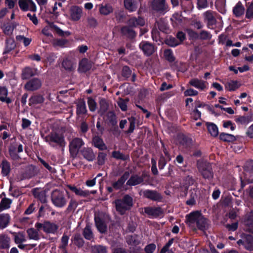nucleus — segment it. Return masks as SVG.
I'll return each mask as SVG.
<instances>
[{
	"label": "nucleus",
	"instance_id": "ddd939ff",
	"mask_svg": "<svg viewBox=\"0 0 253 253\" xmlns=\"http://www.w3.org/2000/svg\"><path fill=\"white\" fill-rule=\"evenodd\" d=\"M98 7L100 14L103 16L109 15L114 11L113 6L109 3L100 4Z\"/></svg>",
	"mask_w": 253,
	"mask_h": 253
},
{
	"label": "nucleus",
	"instance_id": "864d4df0",
	"mask_svg": "<svg viewBox=\"0 0 253 253\" xmlns=\"http://www.w3.org/2000/svg\"><path fill=\"white\" fill-rule=\"evenodd\" d=\"M100 110L99 112L101 114L104 113L108 109V104L106 101L104 99L100 100Z\"/></svg>",
	"mask_w": 253,
	"mask_h": 253
},
{
	"label": "nucleus",
	"instance_id": "4468645a",
	"mask_svg": "<svg viewBox=\"0 0 253 253\" xmlns=\"http://www.w3.org/2000/svg\"><path fill=\"white\" fill-rule=\"evenodd\" d=\"M42 85L41 81L38 79H34L28 82L25 85V88L29 91H33L39 89Z\"/></svg>",
	"mask_w": 253,
	"mask_h": 253
},
{
	"label": "nucleus",
	"instance_id": "bf43d9fd",
	"mask_svg": "<svg viewBox=\"0 0 253 253\" xmlns=\"http://www.w3.org/2000/svg\"><path fill=\"white\" fill-rule=\"evenodd\" d=\"M69 237L66 235H63L61 238V245L60 248L62 249H65L68 244Z\"/></svg>",
	"mask_w": 253,
	"mask_h": 253
},
{
	"label": "nucleus",
	"instance_id": "6ab92c4d",
	"mask_svg": "<svg viewBox=\"0 0 253 253\" xmlns=\"http://www.w3.org/2000/svg\"><path fill=\"white\" fill-rule=\"evenodd\" d=\"M142 194L145 197L153 201H160L162 198L160 194L154 191L145 190L142 192Z\"/></svg>",
	"mask_w": 253,
	"mask_h": 253
},
{
	"label": "nucleus",
	"instance_id": "09e8293b",
	"mask_svg": "<svg viewBox=\"0 0 253 253\" xmlns=\"http://www.w3.org/2000/svg\"><path fill=\"white\" fill-rule=\"evenodd\" d=\"M172 21L175 26L181 23L182 21V17L181 14L178 13H175L173 15L171 18Z\"/></svg>",
	"mask_w": 253,
	"mask_h": 253
},
{
	"label": "nucleus",
	"instance_id": "37998d69",
	"mask_svg": "<svg viewBox=\"0 0 253 253\" xmlns=\"http://www.w3.org/2000/svg\"><path fill=\"white\" fill-rule=\"evenodd\" d=\"M91 251L92 253H107L106 247L102 245H96L92 247Z\"/></svg>",
	"mask_w": 253,
	"mask_h": 253
},
{
	"label": "nucleus",
	"instance_id": "5fc2aeb1",
	"mask_svg": "<svg viewBox=\"0 0 253 253\" xmlns=\"http://www.w3.org/2000/svg\"><path fill=\"white\" fill-rule=\"evenodd\" d=\"M164 56L166 59L169 62H172L174 60V57L173 55L172 52L170 49H167L165 50Z\"/></svg>",
	"mask_w": 253,
	"mask_h": 253
},
{
	"label": "nucleus",
	"instance_id": "cd10ccee",
	"mask_svg": "<svg viewBox=\"0 0 253 253\" xmlns=\"http://www.w3.org/2000/svg\"><path fill=\"white\" fill-rule=\"evenodd\" d=\"M87 112L85 103L82 100H79L77 104V114L78 116L84 115Z\"/></svg>",
	"mask_w": 253,
	"mask_h": 253
},
{
	"label": "nucleus",
	"instance_id": "a878e982",
	"mask_svg": "<svg viewBox=\"0 0 253 253\" xmlns=\"http://www.w3.org/2000/svg\"><path fill=\"white\" fill-rule=\"evenodd\" d=\"M241 86V84L237 81L230 80L225 84V88L229 91H234Z\"/></svg>",
	"mask_w": 253,
	"mask_h": 253
},
{
	"label": "nucleus",
	"instance_id": "9d476101",
	"mask_svg": "<svg viewBox=\"0 0 253 253\" xmlns=\"http://www.w3.org/2000/svg\"><path fill=\"white\" fill-rule=\"evenodd\" d=\"M83 144L84 142L82 139L79 138L73 139L69 145L70 151L72 155H76Z\"/></svg>",
	"mask_w": 253,
	"mask_h": 253
},
{
	"label": "nucleus",
	"instance_id": "603ef678",
	"mask_svg": "<svg viewBox=\"0 0 253 253\" xmlns=\"http://www.w3.org/2000/svg\"><path fill=\"white\" fill-rule=\"evenodd\" d=\"M128 101L127 99H123L120 98L117 103L118 106L120 107L122 111H126L127 109V103Z\"/></svg>",
	"mask_w": 253,
	"mask_h": 253
},
{
	"label": "nucleus",
	"instance_id": "a19ab883",
	"mask_svg": "<svg viewBox=\"0 0 253 253\" xmlns=\"http://www.w3.org/2000/svg\"><path fill=\"white\" fill-rule=\"evenodd\" d=\"M219 138L225 142H233L236 140V138L233 135L226 133H221L219 135Z\"/></svg>",
	"mask_w": 253,
	"mask_h": 253
},
{
	"label": "nucleus",
	"instance_id": "f704fd0d",
	"mask_svg": "<svg viewBox=\"0 0 253 253\" xmlns=\"http://www.w3.org/2000/svg\"><path fill=\"white\" fill-rule=\"evenodd\" d=\"M152 6L156 10H162L165 6V0H153Z\"/></svg>",
	"mask_w": 253,
	"mask_h": 253
},
{
	"label": "nucleus",
	"instance_id": "338daca9",
	"mask_svg": "<svg viewBox=\"0 0 253 253\" xmlns=\"http://www.w3.org/2000/svg\"><path fill=\"white\" fill-rule=\"evenodd\" d=\"M156 249V246L154 244H151L147 245L145 248V251L146 253H152Z\"/></svg>",
	"mask_w": 253,
	"mask_h": 253
},
{
	"label": "nucleus",
	"instance_id": "e433bc0d",
	"mask_svg": "<svg viewBox=\"0 0 253 253\" xmlns=\"http://www.w3.org/2000/svg\"><path fill=\"white\" fill-rule=\"evenodd\" d=\"M0 167L1 168V173L3 176H7L10 172V167L9 163L6 160L2 161Z\"/></svg>",
	"mask_w": 253,
	"mask_h": 253
},
{
	"label": "nucleus",
	"instance_id": "7ed1b4c3",
	"mask_svg": "<svg viewBox=\"0 0 253 253\" xmlns=\"http://www.w3.org/2000/svg\"><path fill=\"white\" fill-rule=\"evenodd\" d=\"M115 204L117 211L123 214L132 207V199L129 196L126 195L122 200H116Z\"/></svg>",
	"mask_w": 253,
	"mask_h": 253
},
{
	"label": "nucleus",
	"instance_id": "2f4dec72",
	"mask_svg": "<svg viewBox=\"0 0 253 253\" xmlns=\"http://www.w3.org/2000/svg\"><path fill=\"white\" fill-rule=\"evenodd\" d=\"M8 93L7 89L4 86H0V100L2 102H6L9 103L11 102L10 99L7 97Z\"/></svg>",
	"mask_w": 253,
	"mask_h": 253
},
{
	"label": "nucleus",
	"instance_id": "4be33fe9",
	"mask_svg": "<svg viewBox=\"0 0 253 253\" xmlns=\"http://www.w3.org/2000/svg\"><path fill=\"white\" fill-rule=\"evenodd\" d=\"M244 12L245 7L241 1H238L233 8V13L237 17L241 16Z\"/></svg>",
	"mask_w": 253,
	"mask_h": 253
},
{
	"label": "nucleus",
	"instance_id": "a211bd4d",
	"mask_svg": "<svg viewBox=\"0 0 253 253\" xmlns=\"http://www.w3.org/2000/svg\"><path fill=\"white\" fill-rule=\"evenodd\" d=\"M144 211L148 215L153 217H157L162 215L163 211L160 208L147 207Z\"/></svg>",
	"mask_w": 253,
	"mask_h": 253
},
{
	"label": "nucleus",
	"instance_id": "39448f33",
	"mask_svg": "<svg viewBox=\"0 0 253 253\" xmlns=\"http://www.w3.org/2000/svg\"><path fill=\"white\" fill-rule=\"evenodd\" d=\"M51 200L53 204L57 207L61 208L66 204V200L63 193L57 190L52 192Z\"/></svg>",
	"mask_w": 253,
	"mask_h": 253
},
{
	"label": "nucleus",
	"instance_id": "473e14b6",
	"mask_svg": "<svg viewBox=\"0 0 253 253\" xmlns=\"http://www.w3.org/2000/svg\"><path fill=\"white\" fill-rule=\"evenodd\" d=\"M10 220V216L8 214H0V228L3 229L5 228Z\"/></svg>",
	"mask_w": 253,
	"mask_h": 253
},
{
	"label": "nucleus",
	"instance_id": "412c9836",
	"mask_svg": "<svg viewBox=\"0 0 253 253\" xmlns=\"http://www.w3.org/2000/svg\"><path fill=\"white\" fill-rule=\"evenodd\" d=\"M91 67V63L87 59L84 58L80 62L78 70L81 72H85L89 70Z\"/></svg>",
	"mask_w": 253,
	"mask_h": 253
},
{
	"label": "nucleus",
	"instance_id": "f3484780",
	"mask_svg": "<svg viewBox=\"0 0 253 253\" xmlns=\"http://www.w3.org/2000/svg\"><path fill=\"white\" fill-rule=\"evenodd\" d=\"M139 47L144 53L147 55H151L155 51L154 46L147 42H142L139 44Z\"/></svg>",
	"mask_w": 253,
	"mask_h": 253
},
{
	"label": "nucleus",
	"instance_id": "1a4fd4ad",
	"mask_svg": "<svg viewBox=\"0 0 253 253\" xmlns=\"http://www.w3.org/2000/svg\"><path fill=\"white\" fill-rule=\"evenodd\" d=\"M18 4L20 8L23 11H37L36 5L32 0H19Z\"/></svg>",
	"mask_w": 253,
	"mask_h": 253
},
{
	"label": "nucleus",
	"instance_id": "052dcab7",
	"mask_svg": "<svg viewBox=\"0 0 253 253\" xmlns=\"http://www.w3.org/2000/svg\"><path fill=\"white\" fill-rule=\"evenodd\" d=\"M184 94L186 96H196L198 95V92L193 88H189L184 91Z\"/></svg>",
	"mask_w": 253,
	"mask_h": 253
},
{
	"label": "nucleus",
	"instance_id": "aec40b11",
	"mask_svg": "<svg viewBox=\"0 0 253 253\" xmlns=\"http://www.w3.org/2000/svg\"><path fill=\"white\" fill-rule=\"evenodd\" d=\"M145 23V20L141 17H138V18L133 17L130 18L128 21L129 26L132 28L144 26Z\"/></svg>",
	"mask_w": 253,
	"mask_h": 253
},
{
	"label": "nucleus",
	"instance_id": "f8f14e48",
	"mask_svg": "<svg viewBox=\"0 0 253 253\" xmlns=\"http://www.w3.org/2000/svg\"><path fill=\"white\" fill-rule=\"evenodd\" d=\"M214 13L212 11L208 10L203 13L205 20L207 22L208 26L211 28H212L216 23Z\"/></svg>",
	"mask_w": 253,
	"mask_h": 253
},
{
	"label": "nucleus",
	"instance_id": "f03ea898",
	"mask_svg": "<svg viewBox=\"0 0 253 253\" xmlns=\"http://www.w3.org/2000/svg\"><path fill=\"white\" fill-rule=\"evenodd\" d=\"M45 140L52 147H64L66 144L63 132L60 130L51 132L45 136Z\"/></svg>",
	"mask_w": 253,
	"mask_h": 253
},
{
	"label": "nucleus",
	"instance_id": "6e6d98bb",
	"mask_svg": "<svg viewBox=\"0 0 253 253\" xmlns=\"http://www.w3.org/2000/svg\"><path fill=\"white\" fill-rule=\"evenodd\" d=\"M166 43L170 46H175L180 44V42H178L175 38L169 37L166 40Z\"/></svg>",
	"mask_w": 253,
	"mask_h": 253
},
{
	"label": "nucleus",
	"instance_id": "c9c22d12",
	"mask_svg": "<svg viewBox=\"0 0 253 253\" xmlns=\"http://www.w3.org/2000/svg\"><path fill=\"white\" fill-rule=\"evenodd\" d=\"M244 246L248 250H253V237L252 236H246L244 241Z\"/></svg>",
	"mask_w": 253,
	"mask_h": 253
},
{
	"label": "nucleus",
	"instance_id": "393cba45",
	"mask_svg": "<svg viewBox=\"0 0 253 253\" xmlns=\"http://www.w3.org/2000/svg\"><path fill=\"white\" fill-rule=\"evenodd\" d=\"M244 223L246 226V230L250 232L253 233V211L247 216Z\"/></svg>",
	"mask_w": 253,
	"mask_h": 253
},
{
	"label": "nucleus",
	"instance_id": "e2e57ef3",
	"mask_svg": "<svg viewBox=\"0 0 253 253\" xmlns=\"http://www.w3.org/2000/svg\"><path fill=\"white\" fill-rule=\"evenodd\" d=\"M113 157L118 159L126 160L128 157L124 156L122 153L119 151H114L112 153Z\"/></svg>",
	"mask_w": 253,
	"mask_h": 253
},
{
	"label": "nucleus",
	"instance_id": "774afa93",
	"mask_svg": "<svg viewBox=\"0 0 253 253\" xmlns=\"http://www.w3.org/2000/svg\"><path fill=\"white\" fill-rule=\"evenodd\" d=\"M131 70L127 66H124L122 70V75L125 77H128L131 74Z\"/></svg>",
	"mask_w": 253,
	"mask_h": 253
},
{
	"label": "nucleus",
	"instance_id": "58836bf2",
	"mask_svg": "<svg viewBox=\"0 0 253 253\" xmlns=\"http://www.w3.org/2000/svg\"><path fill=\"white\" fill-rule=\"evenodd\" d=\"M95 221L98 231L102 233H105L107 229L105 224L99 218L95 217Z\"/></svg>",
	"mask_w": 253,
	"mask_h": 253
},
{
	"label": "nucleus",
	"instance_id": "5701e85b",
	"mask_svg": "<svg viewBox=\"0 0 253 253\" xmlns=\"http://www.w3.org/2000/svg\"><path fill=\"white\" fill-rule=\"evenodd\" d=\"M37 229H36L34 228H30L26 230V233L28 238L30 240H33L35 241H38L40 239V235L39 233V231Z\"/></svg>",
	"mask_w": 253,
	"mask_h": 253
},
{
	"label": "nucleus",
	"instance_id": "2eb2a0df",
	"mask_svg": "<svg viewBox=\"0 0 253 253\" xmlns=\"http://www.w3.org/2000/svg\"><path fill=\"white\" fill-rule=\"evenodd\" d=\"M17 147L15 146H10L9 148V153L11 158L14 160H17L20 159V157L17 153H21L23 151V146L21 144H17Z\"/></svg>",
	"mask_w": 253,
	"mask_h": 253
},
{
	"label": "nucleus",
	"instance_id": "a18cd8bd",
	"mask_svg": "<svg viewBox=\"0 0 253 253\" xmlns=\"http://www.w3.org/2000/svg\"><path fill=\"white\" fill-rule=\"evenodd\" d=\"M15 44L14 42L12 40H7L6 42V45L5 49L3 52V54H7L10 52L14 48Z\"/></svg>",
	"mask_w": 253,
	"mask_h": 253
},
{
	"label": "nucleus",
	"instance_id": "7c9ffc66",
	"mask_svg": "<svg viewBox=\"0 0 253 253\" xmlns=\"http://www.w3.org/2000/svg\"><path fill=\"white\" fill-rule=\"evenodd\" d=\"M206 125L211 135L213 137L217 136L218 134L217 126L213 123H207Z\"/></svg>",
	"mask_w": 253,
	"mask_h": 253
},
{
	"label": "nucleus",
	"instance_id": "423d86ee",
	"mask_svg": "<svg viewBox=\"0 0 253 253\" xmlns=\"http://www.w3.org/2000/svg\"><path fill=\"white\" fill-rule=\"evenodd\" d=\"M83 15L82 7L77 5L71 6L69 10V19L74 22L79 21Z\"/></svg>",
	"mask_w": 253,
	"mask_h": 253
},
{
	"label": "nucleus",
	"instance_id": "72a5a7b5",
	"mask_svg": "<svg viewBox=\"0 0 253 253\" xmlns=\"http://www.w3.org/2000/svg\"><path fill=\"white\" fill-rule=\"evenodd\" d=\"M10 238L4 235H0V248L7 249L10 247Z\"/></svg>",
	"mask_w": 253,
	"mask_h": 253
},
{
	"label": "nucleus",
	"instance_id": "0eeeda50",
	"mask_svg": "<svg viewBox=\"0 0 253 253\" xmlns=\"http://www.w3.org/2000/svg\"><path fill=\"white\" fill-rule=\"evenodd\" d=\"M198 167L199 170L205 178L210 179L212 177L211 165L206 162H198Z\"/></svg>",
	"mask_w": 253,
	"mask_h": 253
},
{
	"label": "nucleus",
	"instance_id": "dca6fc26",
	"mask_svg": "<svg viewBox=\"0 0 253 253\" xmlns=\"http://www.w3.org/2000/svg\"><path fill=\"white\" fill-rule=\"evenodd\" d=\"M235 121L239 125L246 126L253 121V114H250L247 115L237 116Z\"/></svg>",
	"mask_w": 253,
	"mask_h": 253
},
{
	"label": "nucleus",
	"instance_id": "20e7f679",
	"mask_svg": "<svg viewBox=\"0 0 253 253\" xmlns=\"http://www.w3.org/2000/svg\"><path fill=\"white\" fill-rule=\"evenodd\" d=\"M35 227L38 230L42 229L43 231L47 234H54L58 228L57 224L49 221H45L43 223H36L35 224Z\"/></svg>",
	"mask_w": 253,
	"mask_h": 253
},
{
	"label": "nucleus",
	"instance_id": "ea45409f",
	"mask_svg": "<svg viewBox=\"0 0 253 253\" xmlns=\"http://www.w3.org/2000/svg\"><path fill=\"white\" fill-rule=\"evenodd\" d=\"M12 201L8 198H3L0 203V211L8 209L10 208Z\"/></svg>",
	"mask_w": 253,
	"mask_h": 253
},
{
	"label": "nucleus",
	"instance_id": "13d9d810",
	"mask_svg": "<svg viewBox=\"0 0 253 253\" xmlns=\"http://www.w3.org/2000/svg\"><path fill=\"white\" fill-rule=\"evenodd\" d=\"M67 43V41L64 39H59L54 40L53 44L55 46L64 47Z\"/></svg>",
	"mask_w": 253,
	"mask_h": 253
},
{
	"label": "nucleus",
	"instance_id": "c85d7f7f",
	"mask_svg": "<svg viewBox=\"0 0 253 253\" xmlns=\"http://www.w3.org/2000/svg\"><path fill=\"white\" fill-rule=\"evenodd\" d=\"M69 188L71 190L74 192L76 195L81 197H85L90 194L88 190H83L80 188H77L75 186H69Z\"/></svg>",
	"mask_w": 253,
	"mask_h": 253
},
{
	"label": "nucleus",
	"instance_id": "0e129e2a",
	"mask_svg": "<svg viewBox=\"0 0 253 253\" xmlns=\"http://www.w3.org/2000/svg\"><path fill=\"white\" fill-rule=\"evenodd\" d=\"M16 2L17 0H5L4 3L8 8L11 9L14 7Z\"/></svg>",
	"mask_w": 253,
	"mask_h": 253
},
{
	"label": "nucleus",
	"instance_id": "bb28decb",
	"mask_svg": "<svg viewBox=\"0 0 253 253\" xmlns=\"http://www.w3.org/2000/svg\"><path fill=\"white\" fill-rule=\"evenodd\" d=\"M92 143L94 147L99 150H103L107 149V147L102 139L97 136H94L92 139Z\"/></svg>",
	"mask_w": 253,
	"mask_h": 253
},
{
	"label": "nucleus",
	"instance_id": "69168bd1",
	"mask_svg": "<svg viewBox=\"0 0 253 253\" xmlns=\"http://www.w3.org/2000/svg\"><path fill=\"white\" fill-rule=\"evenodd\" d=\"M122 32L124 34L129 35L130 36H134V32L133 31L130 30L127 27H124L122 29Z\"/></svg>",
	"mask_w": 253,
	"mask_h": 253
},
{
	"label": "nucleus",
	"instance_id": "79ce46f5",
	"mask_svg": "<svg viewBox=\"0 0 253 253\" xmlns=\"http://www.w3.org/2000/svg\"><path fill=\"white\" fill-rule=\"evenodd\" d=\"M246 18L250 20L253 19V0L248 3L246 11Z\"/></svg>",
	"mask_w": 253,
	"mask_h": 253
},
{
	"label": "nucleus",
	"instance_id": "6e6552de",
	"mask_svg": "<svg viewBox=\"0 0 253 253\" xmlns=\"http://www.w3.org/2000/svg\"><path fill=\"white\" fill-rule=\"evenodd\" d=\"M47 24L43 27L42 33L44 36L49 37H52V32H56L60 35H63V31L53 24V23L47 22Z\"/></svg>",
	"mask_w": 253,
	"mask_h": 253
},
{
	"label": "nucleus",
	"instance_id": "c756f323",
	"mask_svg": "<svg viewBox=\"0 0 253 253\" xmlns=\"http://www.w3.org/2000/svg\"><path fill=\"white\" fill-rule=\"evenodd\" d=\"M124 5L129 11H133L137 7V2L134 0H124Z\"/></svg>",
	"mask_w": 253,
	"mask_h": 253
},
{
	"label": "nucleus",
	"instance_id": "b1692460",
	"mask_svg": "<svg viewBox=\"0 0 253 253\" xmlns=\"http://www.w3.org/2000/svg\"><path fill=\"white\" fill-rule=\"evenodd\" d=\"M143 181V178L137 175H132L126 182V185L129 186H135Z\"/></svg>",
	"mask_w": 253,
	"mask_h": 253
},
{
	"label": "nucleus",
	"instance_id": "c03bdc74",
	"mask_svg": "<svg viewBox=\"0 0 253 253\" xmlns=\"http://www.w3.org/2000/svg\"><path fill=\"white\" fill-rule=\"evenodd\" d=\"M43 101V98L41 95L32 96L29 99L30 105L41 103Z\"/></svg>",
	"mask_w": 253,
	"mask_h": 253
},
{
	"label": "nucleus",
	"instance_id": "4d7b16f0",
	"mask_svg": "<svg viewBox=\"0 0 253 253\" xmlns=\"http://www.w3.org/2000/svg\"><path fill=\"white\" fill-rule=\"evenodd\" d=\"M33 75L32 69L29 67L25 68L22 72V76L24 78L27 79Z\"/></svg>",
	"mask_w": 253,
	"mask_h": 253
},
{
	"label": "nucleus",
	"instance_id": "8fccbe9b",
	"mask_svg": "<svg viewBox=\"0 0 253 253\" xmlns=\"http://www.w3.org/2000/svg\"><path fill=\"white\" fill-rule=\"evenodd\" d=\"M197 7L199 10L205 9L209 6L207 0H197Z\"/></svg>",
	"mask_w": 253,
	"mask_h": 253
},
{
	"label": "nucleus",
	"instance_id": "9b49d317",
	"mask_svg": "<svg viewBox=\"0 0 253 253\" xmlns=\"http://www.w3.org/2000/svg\"><path fill=\"white\" fill-rule=\"evenodd\" d=\"M190 85L196 88L197 89L203 91L208 88V84L207 82L197 78H194L189 82Z\"/></svg>",
	"mask_w": 253,
	"mask_h": 253
},
{
	"label": "nucleus",
	"instance_id": "3c124183",
	"mask_svg": "<svg viewBox=\"0 0 253 253\" xmlns=\"http://www.w3.org/2000/svg\"><path fill=\"white\" fill-rule=\"evenodd\" d=\"M87 104L90 111H94L97 108V104L95 100L92 98H88Z\"/></svg>",
	"mask_w": 253,
	"mask_h": 253
},
{
	"label": "nucleus",
	"instance_id": "de8ad7c7",
	"mask_svg": "<svg viewBox=\"0 0 253 253\" xmlns=\"http://www.w3.org/2000/svg\"><path fill=\"white\" fill-rule=\"evenodd\" d=\"M84 236L87 240H90L92 238L93 234L89 225H87L84 229Z\"/></svg>",
	"mask_w": 253,
	"mask_h": 253
},
{
	"label": "nucleus",
	"instance_id": "f257e3e1",
	"mask_svg": "<svg viewBox=\"0 0 253 253\" xmlns=\"http://www.w3.org/2000/svg\"><path fill=\"white\" fill-rule=\"evenodd\" d=\"M186 223L191 228L195 229L197 227L201 230H205L208 226L207 219L197 211L186 215Z\"/></svg>",
	"mask_w": 253,
	"mask_h": 253
},
{
	"label": "nucleus",
	"instance_id": "680f3d73",
	"mask_svg": "<svg viewBox=\"0 0 253 253\" xmlns=\"http://www.w3.org/2000/svg\"><path fill=\"white\" fill-rule=\"evenodd\" d=\"M56 57L53 53H51L47 55L46 60L45 61L46 64L51 65L55 60Z\"/></svg>",
	"mask_w": 253,
	"mask_h": 253
},
{
	"label": "nucleus",
	"instance_id": "49530a36",
	"mask_svg": "<svg viewBox=\"0 0 253 253\" xmlns=\"http://www.w3.org/2000/svg\"><path fill=\"white\" fill-rule=\"evenodd\" d=\"M14 241L16 244H20L26 241L24 234L21 232L16 233L14 236Z\"/></svg>",
	"mask_w": 253,
	"mask_h": 253
},
{
	"label": "nucleus",
	"instance_id": "4c0bfd02",
	"mask_svg": "<svg viewBox=\"0 0 253 253\" xmlns=\"http://www.w3.org/2000/svg\"><path fill=\"white\" fill-rule=\"evenodd\" d=\"M82 154L85 159L89 161H93L95 158V155L91 149L89 148L84 149Z\"/></svg>",
	"mask_w": 253,
	"mask_h": 253
}]
</instances>
